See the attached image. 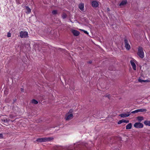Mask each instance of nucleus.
I'll list each match as a JSON object with an SVG mask.
<instances>
[{"label":"nucleus","mask_w":150,"mask_h":150,"mask_svg":"<svg viewBox=\"0 0 150 150\" xmlns=\"http://www.w3.org/2000/svg\"><path fill=\"white\" fill-rule=\"evenodd\" d=\"M53 138L51 137H45L39 138L37 139L36 141L39 142H45L52 140Z\"/></svg>","instance_id":"obj_1"},{"label":"nucleus","mask_w":150,"mask_h":150,"mask_svg":"<svg viewBox=\"0 0 150 150\" xmlns=\"http://www.w3.org/2000/svg\"><path fill=\"white\" fill-rule=\"evenodd\" d=\"M138 55L141 58H143L144 57V53L143 51V48L141 47H139L138 49L137 53Z\"/></svg>","instance_id":"obj_2"},{"label":"nucleus","mask_w":150,"mask_h":150,"mask_svg":"<svg viewBox=\"0 0 150 150\" xmlns=\"http://www.w3.org/2000/svg\"><path fill=\"white\" fill-rule=\"evenodd\" d=\"M20 36L21 38H27L28 37V33L26 31H21L20 33Z\"/></svg>","instance_id":"obj_3"},{"label":"nucleus","mask_w":150,"mask_h":150,"mask_svg":"<svg viewBox=\"0 0 150 150\" xmlns=\"http://www.w3.org/2000/svg\"><path fill=\"white\" fill-rule=\"evenodd\" d=\"M134 126L135 127L137 128H142L144 127L143 124L140 122H136L134 124Z\"/></svg>","instance_id":"obj_4"},{"label":"nucleus","mask_w":150,"mask_h":150,"mask_svg":"<svg viewBox=\"0 0 150 150\" xmlns=\"http://www.w3.org/2000/svg\"><path fill=\"white\" fill-rule=\"evenodd\" d=\"M136 62V61L134 59H132L130 61L131 64L134 70H136V65L135 64Z\"/></svg>","instance_id":"obj_5"},{"label":"nucleus","mask_w":150,"mask_h":150,"mask_svg":"<svg viewBox=\"0 0 150 150\" xmlns=\"http://www.w3.org/2000/svg\"><path fill=\"white\" fill-rule=\"evenodd\" d=\"M73 117V115L71 113H67L66 115L65 119L66 120H69L71 119Z\"/></svg>","instance_id":"obj_6"},{"label":"nucleus","mask_w":150,"mask_h":150,"mask_svg":"<svg viewBox=\"0 0 150 150\" xmlns=\"http://www.w3.org/2000/svg\"><path fill=\"white\" fill-rule=\"evenodd\" d=\"M131 115V113L130 112H127L126 113H122L120 114L119 116L121 117L124 118L126 117L129 116Z\"/></svg>","instance_id":"obj_7"},{"label":"nucleus","mask_w":150,"mask_h":150,"mask_svg":"<svg viewBox=\"0 0 150 150\" xmlns=\"http://www.w3.org/2000/svg\"><path fill=\"white\" fill-rule=\"evenodd\" d=\"M125 43V47L126 49L127 50H129L130 49V46L129 45V43L127 40L125 39L124 40Z\"/></svg>","instance_id":"obj_8"},{"label":"nucleus","mask_w":150,"mask_h":150,"mask_svg":"<svg viewBox=\"0 0 150 150\" xmlns=\"http://www.w3.org/2000/svg\"><path fill=\"white\" fill-rule=\"evenodd\" d=\"M71 32L74 34V35L75 36H78L80 34V33L79 31L75 30H72Z\"/></svg>","instance_id":"obj_9"},{"label":"nucleus","mask_w":150,"mask_h":150,"mask_svg":"<svg viewBox=\"0 0 150 150\" xmlns=\"http://www.w3.org/2000/svg\"><path fill=\"white\" fill-rule=\"evenodd\" d=\"M91 4L92 6L94 7H97L98 5V2L96 1H93L92 2Z\"/></svg>","instance_id":"obj_10"},{"label":"nucleus","mask_w":150,"mask_h":150,"mask_svg":"<svg viewBox=\"0 0 150 150\" xmlns=\"http://www.w3.org/2000/svg\"><path fill=\"white\" fill-rule=\"evenodd\" d=\"M127 3V0H123L120 4L119 5L120 6H124Z\"/></svg>","instance_id":"obj_11"},{"label":"nucleus","mask_w":150,"mask_h":150,"mask_svg":"<svg viewBox=\"0 0 150 150\" xmlns=\"http://www.w3.org/2000/svg\"><path fill=\"white\" fill-rule=\"evenodd\" d=\"M84 4L83 3L80 4L79 5V8L81 11L84 10Z\"/></svg>","instance_id":"obj_12"},{"label":"nucleus","mask_w":150,"mask_h":150,"mask_svg":"<svg viewBox=\"0 0 150 150\" xmlns=\"http://www.w3.org/2000/svg\"><path fill=\"white\" fill-rule=\"evenodd\" d=\"M138 112H146V111L147 110L145 108H142V109H137Z\"/></svg>","instance_id":"obj_13"},{"label":"nucleus","mask_w":150,"mask_h":150,"mask_svg":"<svg viewBox=\"0 0 150 150\" xmlns=\"http://www.w3.org/2000/svg\"><path fill=\"white\" fill-rule=\"evenodd\" d=\"M144 123L146 126H150V121L145 120L144 122Z\"/></svg>","instance_id":"obj_14"},{"label":"nucleus","mask_w":150,"mask_h":150,"mask_svg":"<svg viewBox=\"0 0 150 150\" xmlns=\"http://www.w3.org/2000/svg\"><path fill=\"white\" fill-rule=\"evenodd\" d=\"M132 127V124L129 123L126 126V129H129L131 128Z\"/></svg>","instance_id":"obj_15"},{"label":"nucleus","mask_w":150,"mask_h":150,"mask_svg":"<svg viewBox=\"0 0 150 150\" xmlns=\"http://www.w3.org/2000/svg\"><path fill=\"white\" fill-rule=\"evenodd\" d=\"M137 120L140 122L144 120V117L142 116H139L137 117Z\"/></svg>","instance_id":"obj_16"},{"label":"nucleus","mask_w":150,"mask_h":150,"mask_svg":"<svg viewBox=\"0 0 150 150\" xmlns=\"http://www.w3.org/2000/svg\"><path fill=\"white\" fill-rule=\"evenodd\" d=\"M26 10L27 11L26 12V13H29L31 12V9L29 8L28 6H26Z\"/></svg>","instance_id":"obj_17"},{"label":"nucleus","mask_w":150,"mask_h":150,"mask_svg":"<svg viewBox=\"0 0 150 150\" xmlns=\"http://www.w3.org/2000/svg\"><path fill=\"white\" fill-rule=\"evenodd\" d=\"M31 102L32 103L35 104H36L38 103V101L35 99L32 100L31 101Z\"/></svg>","instance_id":"obj_18"},{"label":"nucleus","mask_w":150,"mask_h":150,"mask_svg":"<svg viewBox=\"0 0 150 150\" xmlns=\"http://www.w3.org/2000/svg\"><path fill=\"white\" fill-rule=\"evenodd\" d=\"M123 122H125V120H120L118 122V123L119 124H121Z\"/></svg>","instance_id":"obj_19"},{"label":"nucleus","mask_w":150,"mask_h":150,"mask_svg":"<svg viewBox=\"0 0 150 150\" xmlns=\"http://www.w3.org/2000/svg\"><path fill=\"white\" fill-rule=\"evenodd\" d=\"M2 121L3 122H7L9 121V120L7 119L2 120Z\"/></svg>","instance_id":"obj_20"},{"label":"nucleus","mask_w":150,"mask_h":150,"mask_svg":"<svg viewBox=\"0 0 150 150\" xmlns=\"http://www.w3.org/2000/svg\"><path fill=\"white\" fill-rule=\"evenodd\" d=\"M137 112H138V111H137V110H135L134 111H132L131 112H130L131 114V113H137Z\"/></svg>","instance_id":"obj_21"},{"label":"nucleus","mask_w":150,"mask_h":150,"mask_svg":"<svg viewBox=\"0 0 150 150\" xmlns=\"http://www.w3.org/2000/svg\"><path fill=\"white\" fill-rule=\"evenodd\" d=\"M80 30H81L82 31H83L85 33H86L87 35H88V33L86 31V30H84L83 29H80Z\"/></svg>","instance_id":"obj_22"},{"label":"nucleus","mask_w":150,"mask_h":150,"mask_svg":"<svg viewBox=\"0 0 150 150\" xmlns=\"http://www.w3.org/2000/svg\"><path fill=\"white\" fill-rule=\"evenodd\" d=\"M52 14H57V12L56 10H54L52 11Z\"/></svg>","instance_id":"obj_23"},{"label":"nucleus","mask_w":150,"mask_h":150,"mask_svg":"<svg viewBox=\"0 0 150 150\" xmlns=\"http://www.w3.org/2000/svg\"><path fill=\"white\" fill-rule=\"evenodd\" d=\"M67 16L65 14H63L62 16V17L63 19L65 18Z\"/></svg>","instance_id":"obj_24"},{"label":"nucleus","mask_w":150,"mask_h":150,"mask_svg":"<svg viewBox=\"0 0 150 150\" xmlns=\"http://www.w3.org/2000/svg\"><path fill=\"white\" fill-rule=\"evenodd\" d=\"M16 2L17 4H20L21 3V1L20 0H16Z\"/></svg>","instance_id":"obj_25"},{"label":"nucleus","mask_w":150,"mask_h":150,"mask_svg":"<svg viewBox=\"0 0 150 150\" xmlns=\"http://www.w3.org/2000/svg\"><path fill=\"white\" fill-rule=\"evenodd\" d=\"M7 36L8 37H11V33L9 32L7 33Z\"/></svg>","instance_id":"obj_26"},{"label":"nucleus","mask_w":150,"mask_h":150,"mask_svg":"<svg viewBox=\"0 0 150 150\" xmlns=\"http://www.w3.org/2000/svg\"><path fill=\"white\" fill-rule=\"evenodd\" d=\"M139 82H144L145 81L144 80H141L140 79L139 80Z\"/></svg>","instance_id":"obj_27"},{"label":"nucleus","mask_w":150,"mask_h":150,"mask_svg":"<svg viewBox=\"0 0 150 150\" xmlns=\"http://www.w3.org/2000/svg\"><path fill=\"white\" fill-rule=\"evenodd\" d=\"M3 136L2 134H0V139L3 138Z\"/></svg>","instance_id":"obj_28"},{"label":"nucleus","mask_w":150,"mask_h":150,"mask_svg":"<svg viewBox=\"0 0 150 150\" xmlns=\"http://www.w3.org/2000/svg\"><path fill=\"white\" fill-rule=\"evenodd\" d=\"M129 122V121H128V120H125V122H126V123H127Z\"/></svg>","instance_id":"obj_29"},{"label":"nucleus","mask_w":150,"mask_h":150,"mask_svg":"<svg viewBox=\"0 0 150 150\" xmlns=\"http://www.w3.org/2000/svg\"><path fill=\"white\" fill-rule=\"evenodd\" d=\"M107 10L108 11H110V9L109 8H107Z\"/></svg>","instance_id":"obj_30"},{"label":"nucleus","mask_w":150,"mask_h":150,"mask_svg":"<svg viewBox=\"0 0 150 150\" xmlns=\"http://www.w3.org/2000/svg\"><path fill=\"white\" fill-rule=\"evenodd\" d=\"M108 98H109V97H110V95H109V96H108Z\"/></svg>","instance_id":"obj_31"},{"label":"nucleus","mask_w":150,"mask_h":150,"mask_svg":"<svg viewBox=\"0 0 150 150\" xmlns=\"http://www.w3.org/2000/svg\"><path fill=\"white\" fill-rule=\"evenodd\" d=\"M89 63H91V62H90Z\"/></svg>","instance_id":"obj_32"},{"label":"nucleus","mask_w":150,"mask_h":150,"mask_svg":"<svg viewBox=\"0 0 150 150\" xmlns=\"http://www.w3.org/2000/svg\"><path fill=\"white\" fill-rule=\"evenodd\" d=\"M21 90L22 91V90L23 89L21 88Z\"/></svg>","instance_id":"obj_33"},{"label":"nucleus","mask_w":150,"mask_h":150,"mask_svg":"<svg viewBox=\"0 0 150 150\" xmlns=\"http://www.w3.org/2000/svg\"><path fill=\"white\" fill-rule=\"evenodd\" d=\"M21 90L22 91V90L23 89L21 88Z\"/></svg>","instance_id":"obj_34"},{"label":"nucleus","mask_w":150,"mask_h":150,"mask_svg":"<svg viewBox=\"0 0 150 150\" xmlns=\"http://www.w3.org/2000/svg\"><path fill=\"white\" fill-rule=\"evenodd\" d=\"M21 90L22 91V90L23 89L21 88Z\"/></svg>","instance_id":"obj_35"}]
</instances>
